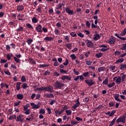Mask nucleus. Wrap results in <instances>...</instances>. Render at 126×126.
Here are the masks:
<instances>
[{
	"instance_id": "69168bd1",
	"label": "nucleus",
	"mask_w": 126,
	"mask_h": 126,
	"mask_svg": "<svg viewBox=\"0 0 126 126\" xmlns=\"http://www.w3.org/2000/svg\"><path fill=\"white\" fill-rule=\"evenodd\" d=\"M123 33L122 36H124L126 34V28L122 32Z\"/></svg>"
},
{
	"instance_id": "7ed1b4c3",
	"label": "nucleus",
	"mask_w": 126,
	"mask_h": 126,
	"mask_svg": "<svg viewBox=\"0 0 126 126\" xmlns=\"http://www.w3.org/2000/svg\"><path fill=\"white\" fill-rule=\"evenodd\" d=\"M126 116H123L119 117L116 121L117 124H119L120 123H122L123 124H125L126 123Z\"/></svg>"
},
{
	"instance_id": "473e14b6",
	"label": "nucleus",
	"mask_w": 126,
	"mask_h": 126,
	"mask_svg": "<svg viewBox=\"0 0 126 126\" xmlns=\"http://www.w3.org/2000/svg\"><path fill=\"white\" fill-rule=\"evenodd\" d=\"M65 45L69 50H71L72 49V44L71 43H68Z\"/></svg>"
},
{
	"instance_id": "423d86ee",
	"label": "nucleus",
	"mask_w": 126,
	"mask_h": 126,
	"mask_svg": "<svg viewBox=\"0 0 126 126\" xmlns=\"http://www.w3.org/2000/svg\"><path fill=\"white\" fill-rule=\"evenodd\" d=\"M116 42V38L114 36H111L109 38L108 43L110 45L113 44Z\"/></svg>"
},
{
	"instance_id": "20e7f679",
	"label": "nucleus",
	"mask_w": 126,
	"mask_h": 126,
	"mask_svg": "<svg viewBox=\"0 0 126 126\" xmlns=\"http://www.w3.org/2000/svg\"><path fill=\"white\" fill-rule=\"evenodd\" d=\"M86 83L88 84L91 87V86H92V85H94V84L95 82L94 81L93 79H90V80H85Z\"/></svg>"
},
{
	"instance_id": "b1692460",
	"label": "nucleus",
	"mask_w": 126,
	"mask_h": 126,
	"mask_svg": "<svg viewBox=\"0 0 126 126\" xmlns=\"http://www.w3.org/2000/svg\"><path fill=\"white\" fill-rule=\"evenodd\" d=\"M16 119V116L15 115H11L10 116L9 118H8L9 120H15Z\"/></svg>"
},
{
	"instance_id": "2eb2a0df",
	"label": "nucleus",
	"mask_w": 126,
	"mask_h": 126,
	"mask_svg": "<svg viewBox=\"0 0 126 126\" xmlns=\"http://www.w3.org/2000/svg\"><path fill=\"white\" fill-rule=\"evenodd\" d=\"M125 68H126V64H121L120 69H121V70H124Z\"/></svg>"
},
{
	"instance_id": "dca6fc26",
	"label": "nucleus",
	"mask_w": 126,
	"mask_h": 126,
	"mask_svg": "<svg viewBox=\"0 0 126 126\" xmlns=\"http://www.w3.org/2000/svg\"><path fill=\"white\" fill-rule=\"evenodd\" d=\"M44 40L50 41L53 40V38L52 37L46 36L44 38Z\"/></svg>"
},
{
	"instance_id": "8fccbe9b",
	"label": "nucleus",
	"mask_w": 126,
	"mask_h": 126,
	"mask_svg": "<svg viewBox=\"0 0 126 126\" xmlns=\"http://www.w3.org/2000/svg\"><path fill=\"white\" fill-rule=\"evenodd\" d=\"M70 57H71L72 59L73 60L77 58L76 56H75V55L74 54L71 55Z\"/></svg>"
},
{
	"instance_id": "4468645a",
	"label": "nucleus",
	"mask_w": 126,
	"mask_h": 126,
	"mask_svg": "<svg viewBox=\"0 0 126 126\" xmlns=\"http://www.w3.org/2000/svg\"><path fill=\"white\" fill-rule=\"evenodd\" d=\"M121 82H122V79L121 78V76H119L117 80L116 83L118 85L121 84Z\"/></svg>"
},
{
	"instance_id": "bf43d9fd",
	"label": "nucleus",
	"mask_w": 126,
	"mask_h": 126,
	"mask_svg": "<svg viewBox=\"0 0 126 126\" xmlns=\"http://www.w3.org/2000/svg\"><path fill=\"white\" fill-rule=\"evenodd\" d=\"M41 97V94H37V95H36V100H38L39 99V98Z\"/></svg>"
},
{
	"instance_id": "774afa93",
	"label": "nucleus",
	"mask_w": 126,
	"mask_h": 126,
	"mask_svg": "<svg viewBox=\"0 0 126 126\" xmlns=\"http://www.w3.org/2000/svg\"><path fill=\"white\" fill-rule=\"evenodd\" d=\"M109 49V48H102L101 49V51H103V52H105V51H107V50H108Z\"/></svg>"
},
{
	"instance_id": "f257e3e1",
	"label": "nucleus",
	"mask_w": 126,
	"mask_h": 126,
	"mask_svg": "<svg viewBox=\"0 0 126 126\" xmlns=\"http://www.w3.org/2000/svg\"><path fill=\"white\" fill-rule=\"evenodd\" d=\"M42 87V91H47V92H54V89L53 87L51 85H49L47 87Z\"/></svg>"
},
{
	"instance_id": "6e6552de",
	"label": "nucleus",
	"mask_w": 126,
	"mask_h": 126,
	"mask_svg": "<svg viewBox=\"0 0 126 126\" xmlns=\"http://www.w3.org/2000/svg\"><path fill=\"white\" fill-rule=\"evenodd\" d=\"M86 42L87 43V45L88 47L92 48L94 47V44L91 40H87Z\"/></svg>"
},
{
	"instance_id": "37998d69",
	"label": "nucleus",
	"mask_w": 126,
	"mask_h": 126,
	"mask_svg": "<svg viewBox=\"0 0 126 126\" xmlns=\"http://www.w3.org/2000/svg\"><path fill=\"white\" fill-rule=\"evenodd\" d=\"M75 120L77 121L78 122H82L83 119L79 117H76Z\"/></svg>"
},
{
	"instance_id": "a18cd8bd",
	"label": "nucleus",
	"mask_w": 126,
	"mask_h": 126,
	"mask_svg": "<svg viewBox=\"0 0 126 126\" xmlns=\"http://www.w3.org/2000/svg\"><path fill=\"white\" fill-rule=\"evenodd\" d=\"M34 91L35 92H36V91H43L42 87L40 88H37L35 90H34Z\"/></svg>"
},
{
	"instance_id": "680f3d73",
	"label": "nucleus",
	"mask_w": 126,
	"mask_h": 126,
	"mask_svg": "<svg viewBox=\"0 0 126 126\" xmlns=\"http://www.w3.org/2000/svg\"><path fill=\"white\" fill-rule=\"evenodd\" d=\"M83 76L85 77H87V76H88L89 74V72H85V73H83Z\"/></svg>"
},
{
	"instance_id": "c85d7f7f",
	"label": "nucleus",
	"mask_w": 126,
	"mask_h": 126,
	"mask_svg": "<svg viewBox=\"0 0 126 126\" xmlns=\"http://www.w3.org/2000/svg\"><path fill=\"white\" fill-rule=\"evenodd\" d=\"M79 124V122L75 121H71V124L72 126L77 125Z\"/></svg>"
},
{
	"instance_id": "f8f14e48",
	"label": "nucleus",
	"mask_w": 126,
	"mask_h": 126,
	"mask_svg": "<svg viewBox=\"0 0 126 126\" xmlns=\"http://www.w3.org/2000/svg\"><path fill=\"white\" fill-rule=\"evenodd\" d=\"M119 96H120V94H114V98H115V100H116V101H118V102H122V100H121V99H120L119 98Z\"/></svg>"
},
{
	"instance_id": "1a4fd4ad",
	"label": "nucleus",
	"mask_w": 126,
	"mask_h": 126,
	"mask_svg": "<svg viewBox=\"0 0 126 126\" xmlns=\"http://www.w3.org/2000/svg\"><path fill=\"white\" fill-rule=\"evenodd\" d=\"M31 106H32V109H38L40 107L39 104L36 105L34 103H31Z\"/></svg>"
},
{
	"instance_id": "c9c22d12",
	"label": "nucleus",
	"mask_w": 126,
	"mask_h": 126,
	"mask_svg": "<svg viewBox=\"0 0 126 126\" xmlns=\"http://www.w3.org/2000/svg\"><path fill=\"white\" fill-rule=\"evenodd\" d=\"M32 22L34 24L36 23L38 21L37 19L34 17L32 18Z\"/></svg>"
},
{
	"instance_id": "393cba45",
	"label": "nucleus",
	"mask_w": 126,
	"mask_h": 126,
	"mask_svg": "<svg viewBox=\"0 0 126 126\" xmlns=\"http://www.w3.org/2000/svg\"><path fill=\"white\" fill-rule=\"evenodd\" d=\"M80 104H79L78 103H75L74 104L73 106H72V108L74 109V110H75L77 108H78L79 106H80Z\"/></svg>"
},
{
	"instance_id": "c756f323",
	"label": "nucleus",
	"mask_w": 126,
	"mask_h": 126,
	"mask_svg": "<svg viewBox=\"0 0 126 126\" xmlns=\"http://www.w3.org/2000/svg\"><path fill=\"white\" fill-rule=\"evenodd\" d=\"M116 113V110H112L111 112V113H110V114L109 115V117H113Z\"/></svg>"
},
{
	"instance_id": "9b49d317",
	"label": "nucleus",
	"mask_w": 126,
	"mask_h": 126,
	"mask_svg": "<svg viewBox=\"0 0 126 126\" xmlns=\"http://www.w3.org/2000/svg\"><path fill=\"white\" fill-rule=\"evenodd\" d=\"M25 15L22 14L21 15L20 14H19L17 16L18 20H20V21H25V18H24Z\"/></svg>"
},
{
	"instance_id": "a211bd4d",
	"label": "nucleus",
	"mask_w": 126,
	"mask_h": 126,
	"mask_svg": "<svg viewBox=\"0 0 126 126\" xmlns=\"http://www.w3.org/2000/svg\"><path fill=\"white\" fill-rule=\"evenodd\" d=\"M94 37V41H97L98 39L100 38V36L99 34H95Z\"/></svg>"
},
{
	"instance_id": "e433bc0d",
	"label": "nucleus",
	"mask_w": 126,
	"mask_h": 126,
	"mask_svg": "<svg viewBox=\"0 0 126 126\" xmlns=\"http://www.w3.org/2000/svg\"><path fill=\"white\" fill-rule=\"evenodd\" d=\"M105 70V68H104V67H99L98 68V71L99 72H101V71H104Z\"/></svg>"
},
{
	"instance_id": "2f4dec72",
	"label": "nucleus",
	"mask_w": 126,
	"mask_h": 126,
	"mask_svg": "<svg viewBox=\"0 0 126 126\" xmlns=\"http://www.w3.org/2000/svg\"><path fill=\"white\" fill-rule=\"evenodd\" d=\"M115 83L113 82L112 84L110 83L108 85H107V86L109 88H112V87H113V86H115Z\"/></svg>"
},
{
	"instance_id": "f3484780",
	"label": "nucleus",
	"mask_w": 126,
	"mask_h": 126,
	"mask_svg": "<svg viewBox=\"0 0 126 126\" xmlns=\"http://www.w3.org/2000/svg\"><path fill=\"white\" fill-rule=\"evenodd\" d=\"M17 98L19 100H22L24 98V95H23V94H18L17 95Z\"/></svg>"
},
{
	"instance_id": "aec40b11",
	"label": "nucleus",
	"mask_w": 126,
	"mask_h": 126,
	"mask_svg": "<svg viewBox=\"0 0 126 126\" xmlns=\"http://www.w3.org/2000/svg\"><path fill=\"white\" fill-rule=\"evenodd\" d=\"M115 36H117L118 38L121 39V40H126V37H121L120 36L119 34H117V33H116L115 34Z\"/></svg>"
},
{
	"instance_id": "f03ea898",
	"label": "nucleus",
	"mask_w": 126,
	"mask_h": 126,
	"mask_svg": "<svg viewBox=\"0 0 126 126\" xmlns=\"http://www.w3.org/2000/svg\"><path fill=\"white\" fill-rule=\"evenodd\" d=\"M54 86L57 89H61V88H63V87L64 84L57 81L54 83Z\"/></svg>"
},
{
	"instance_id": "79ce46f5",
	"label": "nucleus",
	"mask_w": 126,
	"mask_h": 126,
	"mask_svg": "<svg viewBox=\"0 0 126 126\" xmlns=\"http://www.w3.org/2000/svg\"><path fill=\"white\" fill-rule=\"evenodd\" d=\"M45 111L44 110V109H41L39 110V114H42L43 115L45 114Z\"/></svg>"
},
{
	"instance_id": "052dcab7",
	"label": "nucleus",
	"mask_w": 126,
	"mask_h": 126,
	"mask_svg": "<svg viewBox=\"0 0 126 126\" xmlns=\"http://www.w3.org/2000/svg\"><path fill=\"white\" fill-rule=\"evenodd\" d=\"M42 32H48V29L43 27L42 29Z\"/></svg>"
},
{
	"instance_id": "864d4df0",
	"label": "nucleus",
	"mask_w": 126,
	"mask_h": 126,
	"mask_svg": "<svg viewBox=\"0 0 126 126\" xmlns=\"http://www.w3.org/2000/svg\"><path fill=\"white\" fill-rule=\"evenodd\" d=\"M121 49L122 50H126V43L123 44V47L121 48Z\"/></svg>"
},
{
	"instance_id": "9d476101",
	"label": "nucleus",
	"mask_w": 126,
	"mask_h": 126,
	"mask_svg": "<svg viewBox=\"0 0 126 126\" xmlns=\"http://www.w3.org/2000/svg\"><path fill=\"white\" fill-rule=\"evenodd\" d=\"M35 30L38 32H40V33H42V26L41 25L39 24L38 25V26H37L36 28H35Z\"/></svg>"
},
{
	"instance_id": "5701e85b",
	"label": "nucleus",
	"mask_w": 126,
	"mask_h": 126,
	"mask_svg": "<svg viewBox=\"0 0 126 126\" xmlns=\"http://www.w3.org/2000/svg\"><path fill=\"white\" fill-rule=\"evenodd\" d=\"M109 83L108 78H106L105 80L103 82L102 84H105V85H108Z\"/></svg>"
},
{
	"instance_id": "49530a36",
	"label": "nucleus",
	"mask_w": 126,
	"mask_h": 126,
	"mask_svg": "<svg viewBox=\"0 0 126 126\" xmlns=\"http://www.w3.org/2000/svg\"><path fill=\"white\" fill-rule=\"evenodd\" d=\"M39 66H40V67H42L43 68L44 67H47V66H49V64H40Z\"/></svg>"
},
{
	"instance_id": "4be33fe9",
	"label": "nucleus",
	"mask_w": 126,
	"mask_h": 126,
	"mask_svg": "<svg viewBox=\"0 0 126 126\" xmlns=\"http://www.w3.org/2000/svg\"><path fill=\"white\" fill-rule=\"evenodd\" d=\"M122 78V82H125L126 81V75L124 74L122 76H121Z\"/></svg>"
},
{
	"instance_id": "f704fd0d",
	"label": "nucleus",
	"mask_w": 126,
	"mask_h": 126,
	"mask_svg": "<svg viewBox=\"0 0 126 126\" xmlns=\"http://www.w3.org/2000/svg\"><path fill=\"white\" fill-rule=\"evenodd\" d=\"M33 42V39L31 38H28L27 40V42L29 45H30Z\"/></svg>"
},
{
	"instance_id": "13d9d810",
	"label": "nucleus",
	"mask_w": 126,
	"mask_h": 126,
	"mask_svg": "<svg viewBox=\"0 0 126 126\" xmlns=\"http://www.w3.org/2000/svg\"><path fill=\"white\" fill-rule=\"evenodd\" d=\"M121 53V52L120 51H115V55H116V56H118V55H120Z\"/></svg>"
},
{
	"instance_id": "4d7b16f0",
	"label": "nucleus",
	"mask_w": 126,
	"mask_h": 126,
	"mask_svg": "<svg viewBox=\"0 0 126 126\" xmlns=\"http://www.w3.org/2000/svg\"><path fill=\"white\" fill-rule=\"evenodd\" d=\"M83 101L85 103H88L89 102V98L88 97H86L85 99H83Z\"/></svg>"
},
{
	"instance_id": "0eeeda50",
	"label": "nucleus",
	"mask_w": 126,
	"mask_h": 126,
	"mask_svg": "<svg viewBox=\"0 0 126 126\" xmlns=\"http://www.w3.org/2000/svg\"><path fill=\"white\" fill-rule=\"evenodd\" d=\"M24 116L22 114H20L19 116L17 117L16 121L17 122H21L23 123L24 122V119L23 118V117Z\"/></svg>"
},
{
	"instance_id": "7c9ffc66",
	"label": "nucleus",
	"mask_w": 126,
	"mask_h": 126,
	"mask_svg": "<svg viewBox=\"0 0 126 126\" xmlns=\"http://www.w3.org/2000/svg\"><path fill=\"white\" fill-rule=\"evenodd\" d=\"M24 27L22 26H19V28L16 30L18 32L23 31Z\"/></svg>"
},
{
	"instance_id": "603ef678",
	"label": "nucleus",
	"mask_w": 126,
	"mask_h": 126,
	"mask_svg": "<svg viewBox=\"0 0 126 126\" xmlns=\"http://www.w3.org/2000/svg\"><path fill=\"white\" fill-rule=\"evenodd\" d=\"M14 61L16 62L19 63L20 62V59L19 58H16V57H14Z\"/></svg>"
},
{
	"instance_id": "de8ad7c7",
	"label": "nucleus",
	"mask_w": 126,
	"mask_h": 126,
	"mask_svg": "<svg viewBox=\"0 0 126 126\" xmlns=\"http://www.w3.org/2000/svg\"><path fill=\"white\" fill-rule=\"evenodd\" d=\"M109 105L110 107H114L115 106V104L114 102H110L109 103Z\"/></svg>"
},
{
	"instance_id": "338daca9",
	"label": "nucleus",
	"mask_w": 126,
	"mask_h": 126,
	"mask_svg": "<svg viewBox=\"0 0 126 126\" xmlns=\"http://www.w3.org/2000/svg\"><path fill=\"white\" fill-rule=\"evenodd\" d=\"M70 35L73 36V37H75L77 36V34L76 33H75L74 32H72L71 33H70Z\"/></svg>"
},
{
	"instance_id": "72a5a7b5",
	"label": "nucleus",
	"mask_w": 126,
	"mask_h": 126,
	"mask_svg": "<svg viewBox=\"0 0 126 126\" xmlns=\"http://www.w3.org/2000/svg\"><path fill=\"white\" fill-rule=\"evenodd\" d=\"M65 112L67 116H70L72 114V111L70 110H67L65 111Z\"/></svg>"
},
{
	"instance_id": "39448f33",
	"label": "nucleus",
	"mask_w": 126,
	"mask_h": 126,
	"mask_svg": "<svg viewBox=\"0 0 126 126\" xmlns=\"http://www.w3.org/2000/svg\"><path fill=\"white\" fill-rule=\"evenodd\" d=\"M63 10L66 11V12L69 15H72L74 14L73 11L72 10H70L68 7L64 8Z\"/></svg>"
},
{
	"instance_id": "5fc2aeb1",
	"label": "nucleus",
	"mask_w": 126,
	"mask_h": 126,
	"mask_svg": "<svg viewBox=\"0 0 126 126\" xmlns=\"http://www.w3.org/2000/svg\"><path fill=\"white\" fill-rule=\"evenodd\" d=\"M21 81L22 82H25L26 81V79L25 76H22L21 78Z\"/></svg>"
},
{
	"instance_id": "ddd939ff",
	"label": "nucleus",
	"mask_w": 126,
	"mask_h": 126,
	"mask_svg": "<svg viewBox=\"0 0 126 126\" xmlns=\"http://www.w3.org/2000/svg\"><path fill=\"white\" fill-rule=\"evenodd\" d=\"M12 57H13V54L11 53H9L6 54V58L8 60H11Z\"/></svg>"
},
{
	"instance_id": "09e8293b",
	"label": "nucleus",
	"mask_w": 126,
	"mask_h": 126,
	"mask_svg": "<svg viewBox=\"0 0 126 126\" xmlns=\"http://www.w3.org/2000/svg\"><path fill=\"white\" fill-rule=\"evenodd\" d=\"M22 88H24V89H26L27 88V84L26 83H24L23 85H22Z\"/></svg>"
},
{
	"instance_id": "a19ab883",
	"label": "nucleus",
	"mask_w": 126,
	"mask_h": 126,
	"mask_svg": "<svg viewBox=\"0 0 126 126\" xmlns=\"http://www.w3.org/2000/svg\"><path fill=\"white\" fill-rule=\"evenodd\" d=\"M25 112L24 113L25 114L27 115H29L30 114V109H27L26 110H24Z\"/></svg>"
},
{
	"instance_id": "6ab92c4d",
	"label": "nucleus",
	"mask_w": 126,
	"mask_h": 126,
	"mask_svg": "<svg viewBox=\"0 0 126 126\" xmlns=\"http://www.w3.org/2000/svg\"><path fill=\"white\" fill-rule=\"evenodd\" d=\"M24 8V7L23 5H18L17 6V10L18 11H22Z\"/></svg>"
},
{
	"instance_id": "ea45409f",
	"label": "nucleus",
	"mask_w": 126,
	"mask_h": 126,
	"mask_svg": "<svg viewBox=\"0 0 126 126\" xmlns=\"http://www.w3.org/2000/svg\"><path fill=\"white\" fill-rule=\"evenodd\" d=\"M62 3H59L58 4V7L56 8V9L58 10V9H60L62 10Z\"/></svg>"
},
{
	"instance_id": "a878e982",
	"label": "nucleus",
	"mask_w": 126,
	"mask_h": 126,
	"mask_svg": "<svg viewBox=\"0 0 126 126\" xmlns=\"http://www.w3.org/2000/svg\"><path fill=\"white\" fill-rule=\"evenodd\" d=\"M24 107V111H25L26 110H29L28 108L30 107V104H27L26 105L23 106Z\"/></svg>"
},
{
	"instance_id": "4c0bfd02",
	"label": "nucleus",
	"mask_w": 126,
	"mask_h": 126,
	"mask_svg": "<svg viewBox=\"0 0 126 126\" xmlns=\"http://www.w3.org/2000/svg\"><path fill=\"white\" fill-rule=\"evenodd\" d=\"M26 26L29 28L30 30H33V28L32 25H31L30 24H27Z\"/></svg>"
},
{
	"instance_id": "6e6d98bb",
	"label": "nucleus",
	"mask_w": 126,
	"mask_h": 126,
	"mask_svg": "<svg viewBox=\"0 0 126 126\" xmlns=\"http://www.w3.org/2000/svg\"><path fill=\"white\" fill-rule=\"evenodd\" d=\"M73 72L76 74V75H79V72L77 71L75 69H74Z\"/></svg>"
},
{
	"instance_id": "c03bdc74",
	"label": "nucleus",
	"mask_w": 126,
	"mask_h": 126,
	"mask_svg": "<svg viewBox=\"0 0 126 126\" xmlns=\"http://www.w3.org/2000/svg\"><path fill=\"white\" fill-rule=\"evenodd\" d=\"M29 60L30 61H31L32 64H36V62L35 61H34L32 59L30 58L29 59Z\"/></svg>"
},
{
	"instance_id": "412c9836",
	"label": "nucleus",
	"mask_w": 126,
	"mask_h": 126,
	"mask_svg": "<svg viewBox=\"0 0 126 126\" xmlns=\"http://www.w3.org/2000/svg\"><path fill=\"white\" fill-rule=\"evenodd\" d=\"M21 84V82H17V84H16V90H17V91H19V90H20Z\"/></svg>"
},
{
	"instance_id": "e2e57ef3",
	"label": "nucleus",
	"mask_w": 126,
	"mask_h": 126,
	"mask_svg": "<svg viewBox=\"0 0 126 126\" xmlns=\"http://www.w3.org/2000/svg\"><path fill=\"white\" fill-rule=\"evenodd\" d=\"M69 61L68 59H66L65 62L63 63L64 65H67L68 64Z\"/></svg>"
},
{
	"instance_id": "3c124183",
	"label": "nucleus",
	"mask_w": 126,
	"mask_h": 126,
	"mask_svg": "<svg viewBox=\"0 0 126 126\" xmlns=\"http://www.w3.org/2000/svg\"><path fill=\"white\" fill-rule=\"evenodd\" d=\"M60 70L61 73H66L67 72V71L63 70V69H60Z\"/></svg>"
},
{
	"instance_id": "cd10ccee",
	"label": "nucleus",
	"mask_w": 126,
	"mask_h": 126,
	"mask_svg": "<svg viewBox=\"0 0 126 126\" xmlns=\"http://www.w3.org/2000/svg\"><path fill=\"white\" fill-rule=\"evenodd\" d=\"M47 98H54V95L52 94H47L46 95Z\"/></svg>"
},
{
	"instance_id": "bb28decb",
	"label": "nucleus",
	"mask_w": 126,
	"mask_h": 126,
	"mask_svg": "<svg viewBox=\"0 0 126 126\" xmlns=\"http://www.w3.org/2000/svg\"><path fill=\"white\" fill-rule=\"evenodd\" d=\"M124 59L122 58V59H120L119 60H118L116 62V63L118 64V63H122L123 62H124Z\"/></svg>"
},
{
	"instance_id": "0e129e2a",
	"label": "nucleus",
	"mask_w": 126,
	"mask_h": 126,
	"mask_svg": "<svg viewBox=\"0 0 126 126\" xmlns=\"http://www.w3.org/2000/svg\"><path fill=\"white\" fill-rule=\"evenodd\" d=\"M86 25L87 27H90L91 26V23L89 21H86Z\"/></svg>"
},
{
	"instance_id": "58836bf2",
	"label": "nucleus",
	"mask_w": 126,
	"mask_h": 126,
	"mask_svg": "<svg viewBox=\"0 0 126 126\" xmlns=\"http://www.w3.org/2000/svg\"><path fill=\"white\" fill-rule=\"evenodd\" d=\"M103 54L101 53H99L98 54H96L95 55V56L97 58H101L102 56H103Z\"/></svg>"
}]
</instances>
